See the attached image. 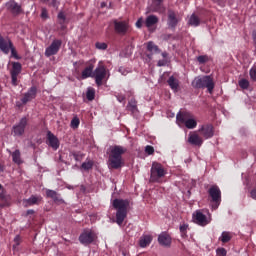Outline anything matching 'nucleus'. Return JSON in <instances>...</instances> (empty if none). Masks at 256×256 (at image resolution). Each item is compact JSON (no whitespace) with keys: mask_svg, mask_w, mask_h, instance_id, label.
Wrapping results in <instances>:
<instances>
[{"mask_svg":"<svg viewBox=\"0 0 256 256\" xmlns=\"http://www.w3.org/2000/svg\"><path fill=\"white\" fill-rule=\"evenodd\" d=\"M127 152L122 146H112L110 147V154H109V166L113 169L121 168L123 165V154Z\"/></svg>","mask_w":256,"mask_h":256,"instance_id":"obj_1","label":"nucleus"},{"mask_svg":"<svg viewBox=\"0 0 256 256\" xmlns=\"http://www.w3.org/2000/svg\"><path fill=\"white\" fill-rule=\"evenodd\" d=\"M113 208L116 210V223L119 226L123 225V221L127 218V209L129 208V201L123 199H115L112 202Z\"/></svg>","mask_w":256,"mask_h":256,"instance_id":"obj_2","label":"nucleus"},{"mask_svg":"<svg viewBox=\"0 0 256 256\" xmlns=\"http://www.w3.org/2000/svg\"><path fill=\"white\" fill-rule=\"evenodd\" d=\"M176 122L179 126L185 125L187 129H194L197 126V121L188 112L178 113Z\"/></svg>","mask_w":256,"mask_h":256,"instance_id":"obj_3","label":"nucleus"},{"mask_svg":"<svg viewBox=\"0 0 256 256\" xmlns=\"http://www.w3.org/2000/svg\"><path fill=\"white\" fill-rule=\"evenodd\" d=\"M192 85L195 88H207L210 94H212L215 86L211 76L197 77L192 82Z\"/></svg>","mask_w":256,"mask_h":256,"instance_id":"obj_4","label":"nucleus"},{"mask_svg":"<svg viewBox=\"0 0 256 256\" xmlns=\"http://www.w3.org/2000/svg\"><path fill=\"white\" fill-rule=\"evenodd\" d=\"M92 78L95 79V82L98 86H102L103 80L109 79V72L107 71L105 66L99 64L98 67L94 70Z\"/></svg>","mask_w":256,"mask_h":256,"instance_id":"obj_5","label":"nucleus"},{"mask_svg":"<svg viewBox=\"0 0 256 256\" xmlns=\"http://www.w3.org/2000/svg\"><path fill=\"white\" fill-rule=\"evenodd\" d=\"M165 174H167V171L165 170V168H163V165L157 162H154L151 168L150 181L159 182V179L164 177Z\"/></svg>","mask_w":256,"mask_h":256,"instance_id":"obj_6","label":"nucleus"},{"mask_svg":"<svg viewBox=\"0 0 256 256\" xmlns=\"http://www.w3.org/2000/svg\"><path fill=\"white\" fill-rule=\"evenodd\" d=\"M211 199H212V202L214 203L212 205V209H217L220 202H221V191L220 189L217 187V186H212L209 191H208Z\"/></svg>","mask_w":256,"mask_h":256,"instance_id":"obj_7","label":"nucleus"},{"mask_svg":"<svg viewBox=\"0 0 256 256\" xmlns=\"http://www.w3.org/2000/svg\"><path fill=\"white\" fill-rule=\"evenodd\" d=\"M27 125H28V119L22 118L17 125L13 126L12 134L16 137L23 136Z\"/></svg>","mask_w":256,"mask_h":256,"instance_id":"obj_8","label":"nucleus"},{"mask_svg":"<svg viewBox=\"0 0 256 256\" xmlns=\"http://www.w3.org/2000/svg\"><path fill=\"white\" fill-rule=\"evenodd\" d=\"M208 216H205L201 211H196L193 213V219L194 221L201 225V226H206L211 222V215L207 212Z\"/></svg>","mask_w":256,"mask_h":256,"instance_id":"obj_9","label":"nucleus"},{"mask_svg":"<svg viewBox=\"0 0 256 256\" xmlns=\"http://www.w3.org/2000/svg\"><path fill=\"white\" fill-rule=\"evenodd\" d=\"M62 46V40H53V42L48 46L45 50V56L51 57L53 55H56Z\"/></svg>","mask_w":256,"mask_h":256,"instance_id":"obj_10","label":"nucleus"},{"mask_svg":"<svg viewBox=\"0 0 256 256\" xmlns=\"http://www.w3.org/2000/svg\"><path fill=\"white\" fill-rule=\"evenodd\" d=\"M114 30L119 35H125L129 31V22L125 20H114Z\"/></svg>","mask_w":256,"mask_h":256,"instance_id":"obj_11","label":"nucleus"},{"mask_svg":"<svg viewBox=\"0 0 256 256\" xmlns=\"http://www.w3.org/2000/svg\"><path fill=\"white\" fill-rule=\"evenodd\" d=\"M96 239L97 235L91 230H85L79 237V241L84 245L91 244Z\"/></svg>","mask_w":256,"mask_h":256,"instance_id":"obj_12","label":"nucleus"},{"mask_svg":"<svg viewBox=\"0 0 256 256\" xmlns=\"http://www.w3.org/2000/svg\"><path fill=\"white\" fill-rule=\"evenodd\" d=\"M197 132L202 139L204 138L205 140L212 138L214 135L213 127L211 125H203Z\"/></svg>","mask_w":256,"mask_h":256,"instance_id":"obj_13","label":"nucleus"},{"mask_svg":"<svg viewBox=\"0 0 256 256\" xmlns=\"http://www.w3.org/2000/svg\"><path fill=\"white\" fill-rule=\"evenodd\" d=\"M188 142L191 145L201 146L203 144V138L198 131L191 132L188 136Z\"/></svg>","mask_w":256,"mask_h":256,"instance_id":"obj_14","label":"nucleus"},{"mask_svg":"<svg viewBox=\"0 0 256 256\" xmlns=\"http://www.w3.org/2000/svg\"><path fill=\"white\" fill-rule=\"evenodd\" d=\"M12 45L13 44L9 38H3V36H0V51H2L5 54H9Z\"/></svg>","mask_w":256,"mask_h":256,"instance_id":"obj_15","label":"nucleus"},{"mask_svg":"<svg viewBox=\"0 0 256 256\" xmlns=\"http://www.w3.org/2000/svg\"><path fill=\"white\" fill-rule=\"evenodd\" d=\"M42 201H43V197L42 196H31L30 198L23 200L22 201V205L25 208H28V207H31V206H34V205H38Z\"/></svg>","mask_w":256,"mask_h":256,"instance_id":"obj_16","label":"nucleus"},{"mask_svg":"<svg viewBox=\"0 0 256 256\" xmlns=\"http://www.w3.org/2000/svg\"><path fill=\"white\" fill-rule=\"evenodd\" d=\"M179 21H180V18H177L175 12H173V10H168V20H167L168 27L171 29H175Z\"/></svg>","mask_w":256,"mask_h":256,"instance_id":"obj_17","label":"nucleus"},{"mask_svg":"<svg viewBox=\"0 0 256 256\" xmlns=\"http://www.w3.org/2000/svg\"><path fill=\"white\" fill-rule=\"evenodd\" d=\"M46 196L48 198H51L56 204H59V205L65 204V200L56 191L47 189Z\"/></svg>","mask_w":256,"mask_h":256,"instance_id":"obj_18","label":"nucleus"},{"mask_svg":"<svg viewBox=\"0 0 256 256\" xmlns=\"http://www.w3.org/2000/svg\"><path fill=\"white\" fill-rule=\"evenodd\" d=\"M48 145L52 147L54 150H58L60 147L59 139L51 132L47 133Z\"/></svg>","mask_w":256,"mask_h":256,"instance_id":"obj_19","label":"nucleus"},{"mask_svg":"<svg viewBox=\"0 0 256 256\" xmlns=\"http://www.w3.org/2000/svg\"><path fill=\"white\" fill-rule=\"evenodd\" d=\"M6 7L14 15H18L22 12L21 6H19V4H17V2H14V0H11L10 2H7Z\"/></svg>","mask_w":256,"mask_h":256,"instance_id":"obj_20","label":"nucleus"},{"mask_svg":"<svg viewBox=\"0 0 256 256\" xmlns=\"http://www.w3.org/2000/svg\"><path fill=\"white\" fill-rule=\"evenodd\" d=\"M37 95V88L36 87H32L22 98V103L27 104L28 102H30L31 100L35 99Z\"/></svg>","mask_w":256,"mask_h":256,"instance_id":"obj_21","label":"nucleus"},{"mask_svg":"<svg viewBox=\"0 0 256 256\" xmlns=\"http://www.w3.org/2000/svg\"><path fill=\"white\" fill-rule=\"evenodd\" d=\"M158 242L160 245L168 247L171 244V237L167 234V232H162L158 236Z\"/></svg>","mask_w":256,"mask_h":256,"instance_id":"obj_22","label":"nucleus"},{"mask_svg":"<svg viewBox=\"0 0 256 256\" xmlns=\"http://www.w3.org/2000/svg\"><path fill=\"white\" fill-rule=\"evenodd\" d=\"M153 242V236L151 235H142L139 240V246L141 248H146L151 245Z\"/></svg>","mask_w":256,"mask_h":256,"instance_id":"obj_23","label":"nucleus"},{"mask_svg":"<svg viewBox=\"0 0 256 256\" xmlns=\"http://www.w3.org/2000/svg\"><path fill=\"white\" fill-rule=\"evenodd\" d=\"M157 23H159V18H157V16L155 15L147 16L145 20V25L148 29H150L151 27H153V25H156Z\"/></svg>","mask_w":256,"mask_h":256,"instance_id":"obj_24","label":"nucleus"},{"mask_svg":"<svg viewBox=\"0 0 256 256\" xmlns=\"http://www.w3.org/2000/svg\"><path fill=\"white\" fill-rule=\"evenodd\" d=\"M200 23H201V20L196 16V14H191L187 22V24L192 27H198Z\"/></svg>","mask_w":256,"mask_h":256,"instance_id":"obj_25","label":"nucleus"},{"mask_svg":"<svg viewBox=\"0 0 256 256\" xmlns=\"http://www.w3.org/2000/svg\"><path fill=\"white\" fill-rule=\"evenodd\" d=\"M89 77H92L93 78V66L90 65L89 67H87L83 72H82V75H81V79L82 80H85Z\"/></svg>","mask_w":256,"mask_h":256,"instance_id":"obj_26","label":"nucleus"},{"mask_svg":"<svg viewBox=\"0 0 256 256\" xmlns=\"http://www.w3.org/2000/svg\"><path fill=\"white\" fill-rule=\"evenodd\" d=\"M12 160L15 164H22L23 161H22V158H21V152L20 150H16L15 152H13L12 154Z\"/></svg>","mask_w":256,"mask_h":256,"instance_id":"obj_27","label":"nucleus"},{"mask_svg":"<svg viewBox=\"0 0 256 256\" xmlns=\"http://www.w3.org/2000/svg\"><path fill=\"white\" fill-rule=\"evenodd\" d=\"M21 72H22V65L20 63H12L11 74L20 75Z\"/></svg>","mask_w":256,"mask_h":256,"instance_id":"obj_28","label":"nucleus"},{"mask_svg":"<svg viewBox=\"0 0 256 256\" xmlns=\"http://www.w3.org/2000/svg\"><path fill=\"white\" fill-rule=\"evenodd\" d=\"M170 88L176 92L178 90V81L174 77H170L169 80L167 81Z\"/></svg>","mask_w":256,"mask_h":256,"instance_id":"obj_29","label":"nucleus"},{"mask_svg":"<svg viewBox=\"0 0 256 256\" xmlns=\"http://www.w3.org/2000/svg\"><path fill=\"white\" fill-rule=\"evenodd\" d=\"M147 49H148V51H150L151 53H157V52H159V47L156 46V44H154L153 42H148V44H147Z\"/></svg>","mask_w":256,"mask_h":256,"instance_id":"obj_30","label":"nucleus"},{"mask_svg":"<svg viewBox=\"0 0 256 256\" xmlns=\"http://www.w3.org/2000/svg\"><path fill=\"white\" fill-rule=\"evenodd\" d=\"M127 109L135 114L137 112V102H135L134 100H131L128 103Z\"/></svg>","mask_w":256,"mask_h":256,"instance_id":"obj_31","label":"nucleus"},{"mask_svg":"<svg viewBox=\"0 0 256 256\" xmlns=\"http://www.w3.org/2000/svg\"><path fill=\"white\" fill-rule=\"evenodd\" d=\"M232 238L231 234L229 232H223L219 240L223 243H227Z\"/></svg>","mask_w":256,"mask_h":256,"instance_id":"obj_32","label":"nucleus"},{"mask_svg":"<svg viewBox=\"0 0 256 256\" xmlns=\"http://www.w3.org/2000/svg\"><path fill=\"white\" fill-rule=\"evenodd\" d=\"M86 98L89 100V101H93L95 99V90L94 89H88L87 90V93H86Z\"/></svg>","mask_w":256,"mask_h":256,"instance_id":"obj_33","label":"nucleus"},{"mask_svg":"<svg viewBox=\"0 0 256 256\" xmlns=\"http://www.w3.org/2000/svg\"><path fill=\"white\" fill-rule=\"evenodd\" d=\"M80 119L78 117H74L71 121V128L77 129L80 126Z\"/></svg>","mask_w":256,"mask_h":256,"instance_id":"obj_34","label":"nucleus"},{"mask_svg":"<svg viewBox=\"0 0 256 256\" xmlns=\"http://www.w3.org/2000/svg\"><path fill=\"white\" fill-rule=\"evenodd\" d=\"M95 46L98 50H106L107 49V44H105V42H96Z\"/></svg>","mask_w":256,"mask_h":256,"instance_id":"obj_35","label":"nucleus"},{"mask_svg":"<svg viewBox=\"0 0 256 256\" xmlns=\"http://www.w3.org/2000/svg\"><path fill=\"white\" fill-rule=\"evenodd\" d=\"M179 229H180V232H181V236L185 237L187 229H188V225L187 224H182V225H180Z\"/></svg>","mask_w":256,"mask_h":256,"instance_id":"obj_36","label":"nucleus"},{"mask_svg":"<svg viewBox=\"0 0 256 256\" xmlns=\"http://www.w3.org/2000/svg\"><path fill=\"white\" fill-rule=\"evenodd\" d=\"M10 51H11V56H12L13 58H15L16 60H19V59H20V56H18L17 50H16V48H14L13 45L11 46Z\"/></svg>","mask_w":256,"mask_h":256,"instance_id":"obj_37","label":"nucleus"},{"mask_svg":"<svg viewBox=\"0 0 256 256\" xmlns=\"http://www.w3.org/2000/svg\"><path fill=\"white\" fill-rule=\"evenodd\" d=\"M82 168L85 170H89L93 168V161H87L82 164Z\"/></svg>","mask_w":256,"mask_h":256,"instance_id":"obj_38","label":"nucleus"},{"mask_svg":"<svg viewBox=\"0 0 256 256\" xmlns=\"http://www.w3.org/2000/svg\"><path fill=\"white\" fill-rule=\"evenodd\" d=\"M239 86L242 89H247L249 87V82L245 79H242L241 81H239Z\"/></svg>","mask_w":256,"mask_h":256,"instance_id":"obj_39","label":"nucleus"},{"mask_svg":"<svg viewBox=\"0 0 256 256\" xmlns=\"http://www.w3.org/2000/svg\"><path fill=\"white\" fill-rule=\"evenodd\" d=\"M250 77L253 81H256V66L252 67V69L249 72Z\"/></svg>","mask_w":256,"mask_h":256,"instance_id":"obj_40","label":"nucleus"},{"mask_svg":"<svg viewBox=\"0 0 256 256\" xmlns=\"http://www.w3.org/2000/svg\"><path fill=\"white\" fill-rule=\"evenodd\" d=\"M41 18L42 19H48L49 18L48 10L46 8H42V10H41Z\"/></svg>","mask_w":256,"mask_h":256,"instance_id":"obj_41","label":"nucleus"},{"mask_svg":"<svg viewBox=\"0 0 256 256\" xmlns=\"http://www.w3.org/2000/svg\"><path fill=\"white\" fill-rule=\"evenodd\" d=\"M216 254H217V256H226L227 251L224 248H218L216 250Z\"/></svg>","mask_w":256,"mask_h":256,"instance_id":"obj_42","label":"nucleus"},{"mask_svg":"<svg viewBox=\"0 0 256 256\" xmlns=\"http://www.w3.org/2000/svg\"><path fill=\"white\" fill-rule=\"evenodd\" d=\"M18 74H11V79H12V84L14 85V86H17L18 84H17V81H18Z\"/></svg>","mask_w":256,"mask_h":256,"instance_id":"obj_43","label":"nucleus"},{"mask_svg":"<svg viewBox=\"0 0 256 256\" xmlns=\"http://www.w3.org/2000/svg\"><path fill=\"white\" fill-rule=\"evenodd\" d=\"M145 152H146L148 155H152V154L155 152V149H154L152 146H146Z\"/></svg>","mask_w":256,"mask_h":256,"instance_id":"obj_44","label":"nucleus"},{"mask_svg":"<svg viewBox=\"0 0 256 256\" xmlns=\"http://www.w3.org/2000/svg\"><path fill=\"white\" fill-rule=\"evenodd\" d=\"M197 60L200 64H203L208 61V58L207 56H198Z\"/></svg>","mask_w":256,"mask_h":256,"instance_id":"obj_45","label":"nucleus"},{"mask_svg":"<svg viewBox=\"0 0 256 256\" xmlns=\"http://www.w3.org/2000/svg\"><path fill=\"white\" fill-rule=\"evenodd\" d=\"M154 7H161V3H163V0H152Z\"/></svg>","mask_w":256,"mask_h":256,"instance_id":"obj_46","label":"nucleus"},{"mask_svg":"<svg viewBox=\"0 0 256 256\" xmlns=\"http://www.w3.org/2000/svg\"><path fill=\"white\" fill-rule=\"evenodd\" d=\"M136 27L138 29H141V27H143V18H139L136 22Z\"/></svg>","mask_w":256,"mask_h":256,"instance_id":"obj_47","label":"nucleus"},{"mask_svg":"<svg viewBox=\"0 0 256 256\" xmlns=\"http://www.w3.org/2000/svg\"><path fill=\"white\" fill-rule=\"evenodd\" d=\"M58 19L62 20V22H64L66 20V16H65L64 12H59Z\"/></svg>","mask_w":256,"mask_h":256,"instance_id":"obj_48","label":"nucleus"},{"mask_svg":"<svg viewBox=\"0 0 256 256\" xmlns=\"http://www.w3.org/2000/svg\"><path fill=\"white\" fill-rule=\"evenodd\" d=\"M165 65H167V59H163V60L158 61V66L159 67H163Z\"/></svg>","mask_w":256,"mask_h":256,"instance_id":"obj_49","label":"nucleus"},{"mask_svg":"<svg viewBox=\"0 0 256 256\" xmlns=\"http://www.w3.org/2000/svg\"><path fill=\"white\" fill-rule=\"evenodd\" d=\"M14 242H15L16 246L20 245L21 237H20V236H16V237L14 238Z\"/></svg>","mask_w":256,"mask_h":256,"instance_id":"obj_50","label":"nucleus"},{"mask_svg":"<svg viewBox=\"0 0 256 256\" xmlns=\"http://www.w3.org/2000/svg\"><path fill=\"white\" fill-rule=\"evenodd\" d=\"M251 198H253L254 200H256V189H253L250 193Z\"/></svg>","mask_w":256,"mask_h":256,"instance_id":"obj_51","label":"nucleus"},{"mask_svg":"<svg viewBox=\"0 0 256 256\" xmlns=\"http://www.w3.org/2000/svg\"><path fill=\"white\" fill-rule=\"evenodd\" d=\"M33 214H35V211H34V210H28V211H27V215H33Z\"/></svg>","mask_w":256,"mask_h":256,"instance_id":"obj_52","label":"nucleus"},{"mask_svg":"<svg viewBox=\"0 0 256 256\" xmlns=\"http://www.w3.org/2000/svg\"><path fill=\"white\" fill-rule=\"evenodd\" d=\"M107 7V2H101V8Z\"/></svg>","mask_w":256,"mask_h":256,"instance_id":"obj_53","label":"nucleus"},{"mask_svg":"<svg viewBox=\"0 0 256 256\" xmlns=\"http://www.w3.org/2000/svg\"><path fill=\"white\" fill-rule=\"evenodd\" d=\"M162 57H163L164 59H167V52H162Z\"/></svg>","mask_w":256,"mask_h":256,"instance_id":"obj_54","label":"nucleus"},{"mask_svg":"<svg viewBox=\"0 0 256 256\" xmlns=\"http://www.w3.org/2000/svg\"><path fill=\"white\" fill-rule=\"evenodd\" d=\"M4 171V166L0 165V173H2Z\"/></svg>","mask_w":256,"mask_h":256,"instance_id":"obj_55","label":"nucleus"},{"mask_svg":"<svg viewBox=\"0 0 256 256\" xmlns=\"http://www.w3.org/2000/svg\"><path fill=\"white\" fill-rule=\"evenodd\" d=\"M252 36H253V39L256 41V32H253Z\"/></svg>","mask_w":256,"mask_h":256,"instance_id":"obj_56","label":"nucleus"},{"mask_svg":"<svg viewBox=\"0 0 256 256\" xmlns=\"http://www.w3.org/2000/svg\"><path fill=\"white\" fill-rule=\"evenodd\" d=\"M154 11L155 12H159V8H154Z\"/></svg>","mask_w":256,"mask_h":256,"instance_id":"obj_57","label":"nucleus"},{"mask_svg":"<svg viewBox=\"0 0 256 256\" xmlns=\"http://www.w3.org/2000/svg\"><path fill=\"white\" fill-rule=\"evenodd\" d=\"M67 188H68V189H73V187H72V186H67Z\"/></svg>","mask_w":256,"mask_h":256,"instance_id":"obj_58","label":"nucleus"},{"mask_svg":"<svg viewBox=\"0 0 256 256\" xmlns=\"http://www.w3.org/2000/svg\"><path fill=\"white\" fill-rule=\"evenodd\" d=\"M2 189V185L0 184V190Z\"/></svg>","mask_w":256,"mask_h":256,"instance_id":"obj_59","label":"nucleus"},{"mask_svg":"<svg viewBox=\"0 0 256 256\" xmlns=\"http://www.w3.org/2000/svg\"><path fill=\"white\" fill-rule=\"evenodd\" d=\"M119 102H121L122 100L121 99H118Z\"/></svg>","mask_w":256,"mask_h":256,"instance_id":"obj_60","label":"nucleus"},{"mask_svg":"<svg viewBox=\"0 0 256 256\" xmlns=\"http://www.w3.org/2000/svg\"><path fill=\"white\" fill-rule=\"evenodd\" d=\"M119 102H121L122 100L121 99H118Z\"/></svg>","mask_w":256,"mask_h":256,"instance_id":"obj_61","label":"nucleus"}]
</instances>
